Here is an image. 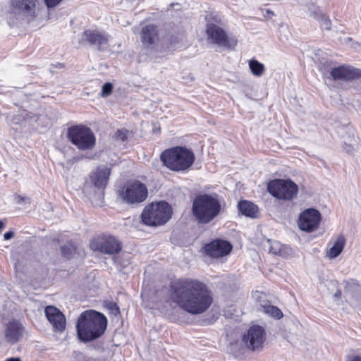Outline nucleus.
Returning a JSON list of instances; mask_svg holds the SVG:
<instances>
[{
  "mask_svg": "<svg viewBox=\"0 0 361 361\" xmlns=\"http://www.w3.org/2000/svg\"><path fill=\"white\" fill-rule=\"evenodd\" d=\"M171 300L180 309L191 314L205 312L213 302V295L203 282L190 278H180L170 283Z\"/></svg>",
  "mask_w": 361,
  "mask_h": 361,
  "instance_id": "f257e3e1",
  "label": "nucleus"
},
{
  "mask_svg": "<svg viewBox=\"0 0 361 361\" xmlns=\"http://www.w3.org/2000/svg\"><path fill=\"white\" fill-rule=\"evenodd\" d=\"M106 324L107 319L103 314L92 310L85 311L77 322L78 337L85 343L95 340L104 333Z\"/></svg>",
  "mask_w": 361,
  "mask_h": 361,
  "instance_id": "f03ea898",
  "label": "nucleus"
},
{
  "mask_svg": "<svg viewBox=\"0 0 361 361\" xmlns=\"http://www.w3.org/2000/svg\"><path fill=\"white\" fill-rule=\"evenodd\" d=\"M221 204L216 197L202 194L196 196L192 202V212L200 224H208L221 212Z\"/></svg>",
  "mask_w": 361,
  "mask_h": 361,
  "instance_id": "7ed1b4c3",
  "label": "nucleus"
},
{
  "mask_svg": "<svg viewBox=\"0 0 361 361\" xmlns=\"http://www.w3.org/2000/svg\"><path fill=\"white\" fill-rule=\"evenodd\" d=\"M163 164L173 171L188 170L195 161V154L185 147L176 146L165 149L160 155Z\"/></svg>",
  "mask_w": 361,
  "mask_h": 361,
  "instance_id": "20e7f679",
  "label": "nucleus"
},
{
  "mask_svg": "<svg viewBox=\"0 0 361 361\" xmlns=\"http://www.w3.org/2000/svg\"><path fill=\"white\" fill-rule=\"evenodd\" d=\"M66 137L71 144L81 151L91 150L96 145V137L92 130L82 124L68 127Z\"/></svg>",
  "mask_w": 361,
  "mask_h": 361,
  "instance_id": "39448f33",
  "label": "nucleus"
},
{
  "mask_svg": "<svg viewBox=\"0 0 361 361\" xmlns=\"http://www.w3.org/2000/svg\"><path fill=\"white\" fill-rule=\"evenodd\" d=\"M38 0H11L8 18L13 23L25 21L31 23L37 16Z\"/></svg>",
  "mask_w": 361,
  "mask_h": 361,
  "instance_id": "423d86ee",
  "label": "nucleus"
},
{
  "mask_svg": "<svg viewBox=\"0 0 361 361\" xmlns=\"http://www.w3.org/2000/svg\"><path fill=\"white\" fill-rule=\"evenodd\" d=\"M171 217V207L166 202L152 203L146 206L141 214L142 222L150 226L164 225Z\"/></svg>",
  "mask_w": 361,
  "mask_h": 361,
  "instance_id": "0eeeda50",
  "label": "nucleus"
},
{
  "mask_svg": "<svg viewBox=\"0 0 361 361\" xmlns=\"http://www.w3.org/2000/svg\"><path fill=\"white\" fill-rule=\"evenodd\" d=\"M268 192L279 200H290L298 194V185L291 180L275 179L269 182Z\"/></svg>",
  "mask_w": 361,
  "mask_h": 361,
  "instance_id": "6e6552de",
  "label": "nucleus"
},
{
  "mask_svg": "<svg viewBox=\"0 0 361 361\" xmlns=\"http://www.w3.org/2000/svg\"><path fill=\"white\" fill-rule=\"evenodd\" d=\"M120 195L128 204H139L147 199L148 190L143 183L139 180H134L128 183L123 188Z\"/></svg>",
  "mask_w": 361,
  "mask_h": 361,
  "instance_id": "1a4fd4ad",
  "label": "nucleus"
},
{
  "mask_svg": "<svg viewBox=\"0 0 361 361\" xmlns=\"http://www.w3.org/2000/svg\"><path fill=\"white\" fill-rule=\"evenodd\" d=\"M266 334L264 328L259 325H253L249 328L243 337V341L247 348L252 351L260 350L265 341Z\"/></svg>",
  "mask_w": 361,
  "mask_h": 361,
  "instance_id": "9d476101",
  "label": "nucleus"
},
{
  "mask_svg": "<svg viewBox=\"0 0 361 361\" xmlns=\"http://www.w3.org/2000/svg\"><path fill=\"white\" fill-rule=\"evenodd\" d=\"M322 216L318 210L307 209L300 214L298 226L302 231L312 232L318 228Z\"/></svg>",
  "mask_w": 361,
  "mask_h": 361,
  "instance_id": "9b49d317",
  "label": "nucleus"
},
{
  "mask_svg": "<svg viewBox=\"0 0 361 361\" xmlns=\"http://www.w3.org/2000/svg\"><path fill=\"white\" fill-rule=\"evenodd\" d=\"M91 247L107 255L117 254L122 248L120 241L112 235H103L97 242L92 243Z\"/></svg>",
  "mask_w": 361,
  "mask_h": 361,
  "instance_id": "f8f14e48",
  "label": "nucleus"
},
{
  "mask_svg": "<svg viewBox=\"0 0 361 361\" xmlns=\"http://www.w3.org/2000/svg\"><path fill=\"white\" fill-rule=\"evenodd\" d=\"M232 245L227 240L216 239L207 243L204 250L207 255L219 258L228 255L232 250Z\"/></svg>",
  "mask_w": 361,
  "mask_h": 361,
  "instance_id": "ddd939ff",
  "label": "nucleus"
},
{
  "mask_svg": "<svg viewBox=\"0 0 361 361\" xmlns=\"http://www.w3.org/2000/svg\"><path fill=\"white\" fill-rule=\"evenodd\" d=\"M206 34L208 40L214 44L229 47V42L226 31L214 23H207Z\"/></svg>",
  "mask_w": 361,
  "mask_h": 361,
  "instance_id": "4468645a",
  "label": "nucleus"
},
{
  "mask_svg": "<svg viewBox=\"0 0 361 361\" xmlns=\"http://www.w3.org/2000/svg\"><path fill=\"white\" fill-rule=\"evenodd\" d=\"M25 327L23 324L17 319L9 321L4 329V339L10 345L18 343L24 335Z\"/></svg>",
  "mask_w": 361,
  "mask_h": 361,
  "instance_id": "2eb2a0df",
  "label": "nucleus"
},
{
  "mask_svg": "<svg viewBox=\"0 0 361 361\" xmlns=\"http://www.w3.org/2000/svg\"><path fill=\"white\" fill-rule=\"evenodd\" d=\"M45 315L52 325L54 331L63 332L66 326V319L64 314L56 307L49 305L46 307Z\"/></svg>",
  "mask_w": 361,
  "mask_h": 361,
  "instance_id": "dca6fc26",
  "label": "nucleus"
},
{
  "mask_svg": "<svg viewBox=\"0 0 361 361\" xmlns=\"http://www.w3.org/2000/svg\"><path fill=\"white\" fill-rule=\"evenodd\" d=\"M330 74L334 80L350 81L361 78V70L352 66H341L332 68Z\"/></svg>",
  "mask_w": 361,
  "mask_h": 361,
  "instance_id": "f3484780",
  "label": "nucleus"
},
{
  "mask_svg": "<svg viewBox=\"0 0 361 361\" xmlns=\"http://www.w3.org/2000/svg\"><path fill=\"white\" fill-rule=\"evenodd\" d=\"M81 41L96 47L99 51H103L108 44V38L104 34L94 30L84 31Z\"/></svg>",
  "mask_w": 361,
  "mask_h": 361,
  "instance_id": "a211bd4d",
  "label": "nucleus"
},
{
  "mask_svg": "<svg viewBox=\"0 0 361 361\" xmlns=\"http://www.w3.org/2000/svg\"><path fill=\"white\" fill-rule=\"evenodd\" d=\"M140 39L145 49H152L158 39V27L154 24H148L142 27Z\"/></svg>",
  "mask_w": 361,
  "mask_h": 361,
  "instance_id": "6ab92c4d",
  "label": "nucleus"
},
{
  "mask_svg": "<svg viewBox=\"0 0 361 361\" xmlns=\"http://www.w3.org/2000/svg\"><path fill=\"white\" fill-rule=\"evenodd\" d=\"M111 168L102 165L97 168V170L90 176V180L94 185L99 189L105 188L107 185Z\"/></svg>",
  "mask_w": 361,
  "mask_h": 361,
  "instance_id": "aec40b11",
  "label": "nucleus"
},
{
  "mask_svg": "<svg viewBox=\"0 0 361 361\" xmlns=\"http://www.w3.org/2000/svg\"><path fill=\"white\" fill-rule=\"evenodd\" d=\"M238 209L242 214L251 218H255L258 212L257 206L247 200H241L238 202Z\"/></svg>",
  "mask_w": 361,
  "mask_h": 361,
  "instance_id": "412c9836",
  "label": "nucleus"
},
{
  "mask_svg": "<svg viewBox=\"0 0 361 361\" xmlns=\"http://www.w3.org/2000/svg\"><path fill=\"white\" fill-rule=\"evenodd\" d=\"M345 244V238L343 235H339L333 246L329 251L328 256L329 258L334 259L337 257L343 251Z\"/></svg>",
  "mask_w": 361,
  "mask_h": 361,
  "instance_id": "4be33fe9",
  "label": "nucleus"
},
{
  "mask_svg": "<svg viewBox=\"0 0 361 361\" xmlns=\"http://www.w3.org/2000/svg\"><path fill=\"white\" fill-rule=\"evenodd\" d=\"M249 68L251 73L257 77L262 76L265 72L264 65L256 59L249 61Z\"/></svg>",
  "mask_w": 361,
  "mask_h": 361,
  "instance_id": "5701e85b",
  "label": "nucleus"
},
{
  "mask_svg": "<svg viewBox=\"0 0 361 361\" xmlns=\"http://www.w3.org/2000/svg\"><path fill=\"white\" fill-rule=\"evenodd\" d=\"M261 306L264 313L276 319H280L283 316L281 310L276 306L271 305L269 303L261 305Z\"/></svg>",
  "mask_w": 361,
  "mask_h": 361,
  "instance_id": "b1692460",
  "label": "nucleus"
},
{
  "mask_svg": "<svg viewBox=\"0 0 361 361\" xmlns=\"http://www.w3.org/2000/svg\"><path fill=\"white\" fill-rule=\"evenodd\" d=\"M76 247L73 242H68L66 245L61 247V252L62 255L69 259L71 258L75 252Z\"/></svg>",
  "mask_w": 361,
  "mask_h": 361,
  "instance_id": "393cba45",
  "label": "nucleus"
},
{
  "mask_svg": "<svg viewBox=\"0 0 361 361\" xmlns=\"http://www.w3.org/2000/svg\"><path fill=\"white\" fill-rule=\"evenodd\" d=\"M269 244V252L276 255H283L282 245L279 241H271L268 240Z\"/></svg>",
  "mask_w": 361,
  "mask_h": 361,
  "instance_id": "a878e982",
  "label": "nucleus"
},
{
  "mask_svg": "<svg viewBox=\"0 0 361 361\" xmlns=\"http://www.w3.org/2000/svg\"><path fill=\"white\" fill-rule=\"evenodd\" d=\"M307 12L310 17L314 18L315 20H319L322 16V13L319 7L314 4H309L307 5Z\"/></svg>",
  "mask_w": 361,
  "mask_h": 361,
  "instance_id": "bb28decb",
  "label": "nucleus"
},
{
  "mask_svg": "<svg viewBox=\"0 0 361 361\" xmlns=\"http://www.w3.org/2000/svg\"><path fill=\"white\" fill-rule=\"evenodd\" d=\"M113 90V85L110 82H106L102 85L101 94L105 97L111 94Z\"/></svg>",
  "mask_w": 361,
  "mask_h": 361,
  "instance_id": "cd10ccee",
  "label": "nucleus"
},
{
  "mask_svg": "<svg viewBox=\"0 0 361 361\" xmlns=\"http://www.w3.org/2000/svg\"><path fill=\"white\" fill-rule=\"evenodd\" d=\"M319 20L321 21V27L323 29L326 30H329L331 29V21L324 14H322Z\"/></svg>",
  "mask_w": 361,
  "mask_h": 361,
  "instance_id": "c85d7f7f",
  "label": "nucleus"
},
{
  "mask_svg": "<svg viewBox=\"0 0 361 361\" xmlns=\"http://www.w3.org/2000/svg\"><path fill=\"white\" fill-rule=\"evenodd\" d=\"M128 133V130H127L126 129L118 130L115 133V137L116 139H118L119 140L125 141L127 140Z\"/></svg>",
  "mask_w": 361,
  "mask_h": 361,
  "instance_id": "c756f323",
  "label": "nucleus"
},
{
  "mask_svg": "<svg viewBox=\"0 0 361 361\" xmlns=\"http://www.w3.org/2000/svg\"><path fill=\"white\" fill-rule=\"evenodd\" d=\"M63 0H44L45 4L48 8H53L57 6Z\"/></svg>",
  "mask_w": 361,
  "mask_h": 361,
  "instance_id": "7c9ffc66",
  "label": "nucleus"
},
{
  "mask_svg": "<svg viewBox=\"0 0 361 361\" xmlns=\"http://www.w3.org/2000/svg\"><path fill=\"white\" fill-rule=\"evenodd\" d=\"M13 236H14V233L11 231L5 233L4 235V238L6 240H11V238H13Z\"/></svg>",
  "mask_w": 361,
  "mask_h": 361,
  "instance_id": "2f4dec72",
  "label": "nucleus"
},
{
  "mask_svg": "<svg viewBox=\"0 0 361 361\" xmlns=\"http://www.w3.org/2000/svg\"><path fill=\"white\" fill-rule=\"evenodd\" d=\"M81 358V361H97L94 358H92V357H85L83 355H80V357H79V360H80Z\"/></svg>",
  "mask_w": 361,
  "mask_h": 361,
  "instance_id": "473e14b6",
  "label": "nucleus"
},
{
  "mask_svg": "<svg viewBox=\"0 0 361 361\" xmlns=\"http://www.w3.org/2000/svg\"><path fill=\"white\" fill-rule=\"evenodd\" d=\"M350 361H361V356L355 355L351 359Z\"/></svg>",
  "mask_w": 361,
  "mask_h": 361,
  "instance_id": "72a5a7b5",
  "label": "nucleus"
},
{
  "mask_svg": "<svg viewBox=\"0 0 361 361\" xmlns=\"http://www.w3.org/2000/svg\"><path fill=\"white\" fill-rule=\"evenodd\" d=\"M6 361H21L19 357H10L8 358Z\"/></svg>",
  "mask_w": 361,
  "mask_h": 361,
  "instance_id": "f704fd0d",
  "label": "nucleus"
},
{
  "mask_svg": "<svg viewBox=\"0 0 361 361\" xmlns=\"http://www.w3.org/2000/svg\"><path fill=\"white\" fill-rule=\"evenodd\" d=\"M334 296L335 298H341V291H340V290H338V291H337V292L334 295Z\"/></svg>",
  "mask_w": 361,
  "mask_h": 361,
  "instance_id": "c9c22d12",
  "label": "nucleus"
},
{
  "mask_svg": "<svg viewBox=\"0 0 361 361\" xmlns=\"http://www.w3.org/2000/svg\"><path fill=\"white\" fill-rule=\"evenodd\" d=\"M5 226L4 223L0 220V230L3 229Z\"/></svg>",
  "mask_w": 361,
  "mask_h": 361,
  "instance_id": "e433bc0d",
  "label": "nucleus"
}]
</instances>
